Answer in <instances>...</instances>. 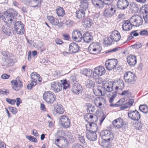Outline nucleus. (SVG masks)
<instances>
[{
  "mask_svg": "<svg viewBox=\"0 0 148 148\" xmlns=\"http://www.w3.org/2000/svg\"><path fill=\"white\" fill-rule=\"evenodd\" d=\"M17 12L14 9L10 8L5 11L4 13L5 17L4 21L6 23L9 24L10 25L15 23L14 19H16L18 16Z\"/></svg>",
  "mask_w": 148,
  "mask_h": 148,
  "instance_id": "f257e3e1",
  "label": "nucleus"
},
{
  "mask_svg": "<svg viewBox=\"0 0 148 148\" xmlns=\"http://www.w3.org/2000/svg\"><path fill=\"white\" fill-rule=\"evenodd\" d=\"M123 77L125 82L127 84H134L137 79L135 74L130 71L126 72L124 74Z\"/></svg>",
  "mask_w": 148,
  "mask_h": 148,
  "instance_id": "f03ea898",
  "label": "nucleus"
},
{
  "mask_svg": "<svg viewBox=\"0 0 148 148\" xmlns=\"http://www.w3.org/2000/svg\"><path fill=\"white\" fill-rule=\"evenodd\" d=\"M43 99L48 103L52 104L55 101L56 96L53 92L50 91L46 92L43 95Z\"/></svg>",
  "mask_w": 148,
  "mask_h": 148,
  "instance_id": "7ed1b4c3",
  "label": "nucleus"
},
{
  "mask_svg": "<svg viewBox=\"0 0 148 148\" xmlns=\"http://www.w3.org/2000/svg\"><path fill=\"white\" fill-rule=\"evenodd\" d=\"M88 51L92 54H98L100 52L101 47L100 44L98 42H93L89 46Z\"/></svg>",
  "mask_w": 148,
  "mask_h": 148,
  "instance_id": "20e7f679",
  "label": "nucleus"
},
{
  "mask_svg": "<svg viewBox=\"0 0 148 148\" xmlns=\"http://www.w3.org/2000/svg\"><path fill=\"white\" fill-rule=\"evenodd\" d=\"M118 62L117 60L116 59H108L105 62V67L106 69L109 71L116 69V66H118Z\"/></svg>",
  "mask_w": 148,
  "mask_h": 148,
  "instance_id": "39448f33",
  "label": "nucleus"
},
{
  "mask_svg": "<svg viewBox=\"0 0 148 148\" xmlns=\"http://www.w3.org/2000/svg\"><path fill=\"white\" fill-rule=\"evenodd\" d=\"M100 136L102 139L105 141H112L114 138L112 133L108 130L102 131L100 133Z\"/></svg>",
  "mask_w": 148,
  "mask_h": 148,
  "instance_id": "423d86ee",
  "label": "nucleus"
},
{
  "mask_svg": "<svg viewBox=\"0 0 148 148\" xmlns=\"http://www.w3.org/2000/svg\"><path fill=\"white\" fill-rule=\"evenodd\" d=\"M86 134L87 138L90 141H94L96 140L97 138V136L96 132L88 129L87 125H86Z\"/></svg>",
  "mask_w": 148,
  "mask_h": 148,
  "instance_id": "0eeeda50",
  "label": "nucleus"
},
{
  "mask_svg": "<svg viewBox=\"0 0 148 148\" xmlns=\"http://www.w3.org/2000/svg\"><path fill=\"white\" fill-rule=\"evenodd\" d=\"M131 22L133 25L136 27L139 26L143 23V19L140 16L138 15L132 16L130 19Z\"/></svg>",
  "mask_w": 148,
  "mask_h": 148,
  "instance_id": "6e6552de",
  "label": "nucleus"
},
{
  "mask_svg": "<svg viewBox=\"0 0 148 148\" xmlns=\"http://www.w3.org/2000/svg\"><path fill=\"white\" fill-rule=\"evenodd\" d=\"M62 126L65 128L69 127L70 125V121L69 118L65 115L60 116L59 119Z\"/></svg>",
  "mask_w": 148,
  "mask_h": 148,
  "instance_id": "1a4fd4ad",
  "label": "nucleus"
},
{
  "mask_svg": "<svg viewBox=\"0 0 148 148\" xmlns=\"http://www.w3.org/2000/svg\"><path fill=\"white\" fill-rule=\"evenodd\" d=\"M127 114L128 117L134 121H138L140 118V114L138 111L136 110H129Z\"/></svg>",
  "mask_w": 148,
  "mask_h": 148,
  "instance_id": "9d476101",
  "label": "nucleus"
},
{
  "mask_svg": "<svg viewBox=\"0 0 148 148\" xmlns=\"http://www.w3.org/2000/svg\"><path fill=\"white\" fill-rule=\"evenodd\" d=\"M52 90L55 92H58L62 89V84L57 82H53L51 84Z\"/></svg>",
  "mask_w": 148,
  "mask_h": 148,
  "instance_id": "9b49d317",
  "label": "nucleus"
},
{
  "mask_svg": "<svg viewBox=\"0 0 148 148\" xmlns=\"http://www.w3.org/2000/svg\"><path fill=\"white\" fill-rule=\"evenodd\" d=\"M72 37L74 40L77 42H80L83 37L82 34L80 31L75 30L72 33Z\"/></svg>",
  "mask_w": 148,
  "mask_h": 148,
  "instance_id": "f8f14e48",
  "label": "nucleus"
},
{
  "mask_svg": "<svg viewBox=\"0 0 148 148\" xmlns=\"http://www.w3.org/2000/svg\"><path fill=\"white\" fill-rule=\"evenodd\" d=\"M112 124L118 129L125 127L126 125V124H124L123 120L121 118L114 120L112 122Z\"/></svg>",
  "mask_w": 148,
  "mask_h": 148,
  "instance_id": "ddd939ff",
  "label": "nucleus"
},
{
  "mask_svg": "<svg viewBox=\"0 0 148 148\" xmlns=\"http://www.w3.org/2000/svg\"><path fill=\"white\" fill-rule=\"evenodd\" d=\"M129 5L127 0H118L117 1V7L121 10H124Z\"/></svg>",
  "mask_w": 148,
  "mask_h": 148,
  "instance_id": "4468645a",
  "label": "nucleus"
},
{
  "mask_svg": "<svg viewBox=\"0 0 148 148\" xmlns=\"http://www.w3.org/2000/svg\"><path fill=\"white\" fill-rule=\"evenodd\" d=\"M2 30L4 33L8 36H12L14 34V31L13 28L6 25L3 26Z\"/></svg>",
  "mask_w": 148,
  "mask_h": 148,
  "instance_id": "2eb2a0df",
  "label": "nucleus"
},
{
  "mask_svg": "<svg viewBox=\"0 0 148 148\" xmlns=\"http://www.w3.org/2000/svg\"><path fill=\"white\" fill-rule=\"evenodd\" d=\"M116 11L112 6L110 5L104 12V15L107 17H110L113 15Z\"/></svg>",
  "mask_w": 148,
  "mask_h": 148,
  "instance_id": "dca6fc26",
  "label": "nucleus"
},
{
  "mask_svg": "<svg viewBox=\"0 0 148 148\" xmlns=\"http://www.w3.org/2000/svg\"><path fill=\"white\" fill-rule=\"evenodd\" d=\"M127 62L129 65L134 66L137 63L136 56H135L130 55L127 58Z\"/></svg>",
  "mask_w": 148,
  "mask_h": 148,
  "instance_id": "f3484780",
  "label": "nucleus"
},
{
  "mask_svg": "<svg viewBox=\"0 0 148 148\" xmlns=\"http://www.w3.org/2000/svg\"><path fill=\"white\" fill-rule=\"evenodd\" d=\"M121 36L119 32L115 30L113 31L111 34L110 38L113 41L117 42L120 39Z\"/></svg>",
  "mask_w": 148,
  "mask_h": 148,
  "instance_id": "a211bd4d",
  "label": "nucleus"
},
{
  "mask_svg": "<svg viewBox=\"0 0 148 148\" xmlns=\"http://www.w3.org/2000/svg\"><path fill=\"white\" fill-rule=\"evenodd\" d=\"M133 26H134L132 24L130 21H124V23L122 25V29L124 31H129L132 29Z\"/></svg>",
  "mask_w": 148,
  "mask_h": 148,
  "instance_id": "6ab92c4d",
  "label": "nucleus"
},
{
  "mask_svg": "<svg viewBox=\"0 0 148 148\" xmlns=\"http://www.w3.org/2000/svg\"><path fill=\"white\" fill-rule=\"evenodd\" d=\"M84 41L86 43H89L93 40V37L90 33L86 32L82 35Z\"/></svg>",
  "mask_w": 148,
  "mask_h": 148,
  "instance_id": "aec40b11",
  "label": "nucleus"
},
{
  "mask_svg": "<svg viewBox=\"0 0 148 148\" xmlns=\"http://www.w3.org/2000/svg\"><path fill=\"white\" fill-rule=\"evenodd\" d=\"M72 91L75 94H79L82 91V86L79 84L75 83L73 86Z\"/></svg>",
  "mask_w": 148,
  "mask_h": 148,
  "instance_id": "412c9836",
  "label": "nucleus"
},
{
  "mask_svg": "<svg viewBox=\"0 0 148 148\" xmlns=\"http://www.w3.org/2000/svg\"><path fill=\"white\" fill-rule=\"evenodd\" d=\"M94 72L97 75L102 76L105 74L106 71L104 67L102 66H99L96 67L95 69Z\"/></svg>",
  "mask_w": 148,
  "mask_h": 148,
  "instance_id": "4be33fe9",
  "label": "nucleus"
},
{
  "mask_svg": "<svg viewBox=\"0 0 148 148\" xmlns=\"http://www.w3.org/2000/svg\"><path fill=\"white\" fill-rule=\"evenodd\" d=\"M82 23L84 27L89 28L92 25V19L89 18L87 17L83 20Z\"/></svg>",
  "mask_w": 148,
  "mask_h": 148,
  "instance_id": "5701e85b",
  "label": "nucleus"
},
{
  "mask_svg": "<svg viewBox=\"0 0 148 148\" xmlns=\"http://www.w3.org/2000/svg\"><path fill=\"white\" fill-rule=\"evenodd\" d=\"M79 49V47L76 43L72 42L69 45V51H71L73 53H76Z\"/></svg>",
  "mask_w": 148,
  "mask_h": 148,
  "instance_id": "b1692460",
  "label": "nucleus"
},
{
  "mask_svg": "<svg viewBox=\"0 0 148 148\" xmlns=\"http://www.w3.org/2000/svg\"><path fill=\"white\" fill-rule=\"evenodd\" d=\"M54 110L56 113L60 114H62L64 111L62 106L58 103L54 105Z\"/></svg>",
  "mask_w": 148,
  "mask_h": 148,
  "instance_id": "393cba45",
  "label": "nucleus"
},
{
  "mask_svg": "<svg viewBox=\"0 0 148 148\" xmlns=\"http://www.w3.org/2000/svg\"><path fill=\"white\" fill-rule=\"evenodd\" d=\"M113 83L111 82H110L108 83H106L104 85L103 84V86L104 88V90H106L107 92H110L113 90Z\"/></svg>",
  "mask_w": 148,
  "mask_h": 148,
  "instance_id": "a878e982",
  "label": "nucleus"
},
{
  "mask_svg": "<svg viewBox=\"0 0 148 148\" xmlns=\"http://www.w3.org/2000/svg\"><path fill=\"white\" fill-rule=\"evenodd\" d=\"M49 22L51 25H56L58 23V19L52 16H47V17Z\"/></svg>",
  "mask_w": 148,
  "mask_h": 148,
  "instance_id": "bb28decb",
  "label": "nucleus"
},
{
  "mask_svg": "<svg viewBox=\"0 0 148 148\" xmlns=\"http://www.w3.org/2000/svg\"><path fill=\"white\" fill-rule=\"evenodd\" d=\"M103 90H104V88H103V86H98L96 89H93V92L96 96L102 95V92Z\"/></svg>",
  "mask_w": 148,
  "mask_h": 148,
  "instance_id": "cd10ccee",
  "label": "nucleus"
},
{
  "mask_svg": "<svg viewBox=\"0 0 148 148\" xmlns=\"http://www.w3.org/2000/svg\"><path fill=\"white\" fill-rule=\"evenodd\" d=\"M56 11L57 15L59 17H62L65 14V11L62 7H58L56 9Z\"/></svg>",
  "mask_w": 148,
  "mask_h": 148,
  "instance_id": "c85d7f7f",
  "label": "nucleus"
},
{
  "mask_svg": "<svg viewBox=\"0 0 148 148\" xmlns=\"http://www.w3.org/2000/svg\"><path fill=\"white\" fill-rule=\"evenodd\" d=\"M93 4L97 8H102L103 7V3L101 0H92Z\"/></svg>",
  "mask_w": 148,
  "mask_h": 148,
  "instance_id": "c756f323",
  "label": "nucleus"
},
{
  "mask_svg": "<svg viewBox=\"0 0 148 148\" xmlns=\"http://www.w3.org/2000/svg\"><path fill=\"white\" fill-rule=\"evenodd\" d=\"M89 124L88 125V129L90 130H92V131L96 132L98 129L97 125L94 122H88Z\"/></svg>",
  "mask_w": 148,
  "mask_h": 148,
  "instance_id": "7c9ffc66",
  "label": "nucleus"
},
{
  "mask_svg": "<svg viewBox=\"0 0 148 148\" xmlns=\"http://www.w3.org/2000/svg\"><path fill=\"white\" fill-rule=\"evenodd\" d=\"M84 10L81 9L77 10L76 12V16L79 19H82L84 18L85 15Z\"/></svg>",
  "mask_w": 148,
  "mask_h": 148,
  "instance_id": "2f4dec72",
  "label": "nucleus"
},
{
  "mask_svg": "<svg viewBox=\"0 0 148 148\" xmlns=\"http://www.w3.org/2000/svg\"><path fill=\"white\" fill-rule=\"evenodd\" d=\"M80 6L82 9L86 10L88 7V4L87 0H81Z\"/></svg>",
  "mask_w": 148,
  "mask_h": 148,
  "instance_id": "473e14b6",
  "label": "nucleus"
},
{
  "mask_svg": "<svg viewBox=\"0 0 148 148\" xmlns=\"http://www.w3.org/2000/svg\"><path fill=\"white\" fill-rule=\"evenodd\" d=\"M61 82L62 86H63V89L64 90H67L70 88V84L69 82L67 81L66 79L64 80H61Z\"/></svg>",
  "mask_w": 148,
  "mask_h": 148,
  "instance_id": "72a5a7b5",
  "label": "nucleus"
},
{
  "mask_svg": "<svg viewBox=\"0 0 148 148\" xmlns=\"http://www.w3.org/2000/svg\"><path fill=\"white\" fill-rule=\"evenodd\" d=\"M117 82L118 84L115 87V90H117V89H119L121 90H122L124 86V82L122 80L120 79H119Z\"/></svg>",
  "mask_w": 148,
  "mask_h": 148,
  "instance_id": "f704fd0d",
  "label": "nucleus"
},
{
  "mask_svg": "<svg viewBox=\"0 0 148 148\" xmlns=\"http://www.w3.org/2000/svg\"><path fill=\"white\" fill-rule=\"evenodd\" d=\"M139 110L145 114L148 113V106L146 105H141L139 108Z\"/></svg>",
  "mask_w": 148,
  "mask_h": 148,
  "instance_id": "c9c22d12",
  "label": "nucleus"
},
{
  "mask_svg": "<svg viewBox=\"0 0 148 148\" xmlns=\"http://www.w3.org/2000/svg\"><path fill=\"white\" fill-rule=\"evenodd\" d=\"M31 78L32 79V82H34L35 85H36V82L37 81V78L39 77L40 75L39 74L37 75L36 73H32L30 75Z\"/></svg>",
  "mask_w": 148,
  "mask_h": 148,
  "instance_id": "e433bc0d",
  "label": "nucleus"
},
{
  "mask_svg": "<svg viewBox=\"0 0 148 148\" xmlns=\"http://www.w3.org/2000/svg\"><path fill=\"white\" fill-rule=\"evenodd\" d=\"M96 118V120H97V117L95 115H94V116L91 114L90 113H88L85 114L84 115V119L85 121L86 122H88V120L89 118L90 119H92L94 118Z\"/></svg>",
  "mask_w": 148,
  "mask_h": 148,
  "instance_id": "4c0bfd02",
  "label": "nucleus"
},
{
  "mask_svg": "<svg viewBox=\"0 0 148 148\" xmlns=\"http://www.w3.org/2000/svg\"><path fill=\"white\" fill-rule=\"evenodd\" d=\"M86 86L88 88H90L95 86V83L92 80L88 79L86 82Z\"/></svg>",
  "mask_w": 148,
  "mask_h": 148,
  "instance_id": "58836bf2",
  "label": "nucleus"
},
{
  "mask_svg": "<svg viewBox=\"0 0 148 148\" xmlns=\"http://www.w3.org/2000/svg\"><path fill=\"white\" fill-rule=\"evenodd\" d=\"M14 32H15L17 34L22 35L25 32L24 29V26H22L20 28L18 29H14Z\"/></svg>",
  "mask_w": 148,
  "mask_h": 148,
  "instance_id": "ea45409f",
  "label": "nucleus"
},
{
  "mask_svg": "<svg viewBox=\"0 0 148 148\" xmlns=\"http://www.w3.org/2000/svg\"><path fill=\"white\" fill-rule=\"evenodd\" d=\"M22 2L26 5L32 6L33 8H36L37 7L38 5V4L36 5H32V1L31 0H22Z\"/></svg>",
  "mask_w": 148,
  "mask_h": 148,
  "instance_id": "a19ab883",
  "label": "nucleus"
},
{
  "mask_svg": "<svg viewBox=\"0 0 148 148\" xmlns=\"http://www.w3.org/2000/svg\"><path fill=\"white\" fill-rule=\"evenodd\" d=\"M14 26L13 28L14 29H17L19 28H20L22 26H24V25L22 22L17 21L15 23H14Z\"/></svg>",
  "mask_w": 148,
  "mask_h": 148,
  "instance_id": "79ce46f5",
  "label": "nucleus"
},
{
  "mask_svg": "<svg viewBox=\"0 0 148 148\" xmlns=\"http://www.w3.org/2000/svg\"><path fill=\"white\" fill-rule=\"evenodd\" d=\"M141 12L142 13H145V14L148 13V5L145 4L140 9Z\"/></svg>",
  "mask_w": 148,
  "mask_h": 148,
  "instance_id": "37998d69",
  "label": "nucleus"
},
{
  "mask_svg": "<svg viewBox=\"0 0 148 148\" xmlns=\"http://www.w3.org/2000/svg\"><path fill=\"white\" fill-rule=\"evenodd\" d=\"M143 44L141 42H137L135 44L131 46V47L135 49H138L141 47Z\"/></svg>",
  "mask_w": 148,
  "mask_h": 148,
  "instance_id": "c03bdc74",
  "label": "nucleus"
},
{
  "mask_svg": "<svg viewBox=\"0 0 148 148\" xmlns=\"http://www.w3.org/2000/svg\"><path fill=\"white\" fill-rule=\"evenodd\" d=\"M122 99V101H121L120 103H120V104H121V106L120 109L121 110H125V109H126L128 108H129L127 105L126 104V103H125L124 104H122L125 101L124 99Z\"/></svg>",
  "mask_w": 148,
  "mask_h": 148,
  "instance_id": "a18cd8bd",
  "label": "nucleus"
},
{
  "mask_svg": "<svg viewBox=\"0 0 148 148\" xmlns=\"http://www.w3.org/2000/svg\"><path fill=\"white\" fill-rule=\"evenodd\" d=\"M113 41L111 39L110 37H108L104 40L105 44L108 45H110L112 44V42Z\"/></svg>",
  "mask_w": 148,
  "mask_h": 148,
  "instance_id": "49530a36",
  "label": "nucleus"
},
{
  "mask_svg": "<svg viewBox=\"0 0 148 148\" xmlns=\"http://www.w3.org/2000/svg\"><path fill=\"white\" fill-rule=\"evenodd\" d=\"M11 83L12 84V87L13 89L16 91H18L17 85L18 82L16 80H13L11 81Z\"/></svg>",
  "mask_w": 148,
  "mask_h": 148,
  "instance_id": "de8ad7c7",
  "label": "nucleus"
},
{
  "mask_svg": "<svg viewBox=\"0 0 148 148\" xmlns=\"http://www.w3.org/2000/svg\"><path fill=\"white\" fill-rule=\"evenodd\" d=\"M106 142L104 143L103 145L104 148H111L112 146V143L110 141H105Z\"/></svg>",
  "mask_w": 148,
  "mask_h": 148,
  "instance_id": "09e8293b",
  "label": "nucleus"
},
{
  "mask_svg": "<svg viewBox=\"0 0 148 148\" xmlns=\"http://www.w3.org/2000/svg\"><path fill=\"white\" fill-rule=\"evenodd\" d=\"M26 137L29 140L32 142L36 143L38 141L37 139L36 138L32 136H26Z\"/></svg>",
  "mask_w": 148,
  "mask_h": 148,
  "instance_id": "8fccbe9b",
  "label": "nucleus"
},
{
  "mask_svg": "<svg viewBox=\"0 0 148 148\" xmlns=\"http://www.w3.org/2000/svg\"><path fill=\"white\" fill-rule=\"evenodd\" d=\"M6 101L8 103L12 105H14L16 102L15 99H12L9 98H6Z\"/></svg>",
  "mask_w": 148,
  "mask_h": 148,
  "instance_id": "3c124183",
  "label": "nucleus"
},
{
  "mask_svg": "<svg viewBox=\"0 0 148 148\" xmlns=\"http://www.w3.org/2000/svg\"><path fill=\"white\" fill-rule=\"evenodd\" d=\"M8 108L11 112L13 114H16L17 112V110L16 108L10 106Z\"/></svg>",
  "mask_w": 148,
  "mask_h": 148,
  "instance_id": "603ef678",
  "label": "nucleus"
},
{
  "mask_svg": "<svg viewBox=\"0 0 148 148\" xmlns=\"http://www.w3.org/2000/svg\"><path fill=\"white\" fill-rule=\"evenodd\" d=\"M117 93V92L116 91L113 93L112 95L109 99V101L110 103H112L113 102L114 98L116 95Z\"/></svg>",
  "mask_w": 148,
  "mask_h": 148,
  "instance_id": "864d4df0",
  "label": "nucleus"
},
{
  "mask_svg": "<svg viewBox=\"0 0 148 148\" xmlns=\"http://www.w3.org/2000/svg\"><path fill=\"white\" fill-rule=\"evenodd\" d=\"M134 102V99H130L128 102H126V104L127 105L129 108H130L131 106L133 105V104Z\"/></svg>",
  "mask_w": 148,
  "mask_h": 148,
  "instance_id": "5fc2aeb1",
  "label": "nucleus"
},
{
  "mask_svg": "<svg viewBox=\"0 0 148 148\" xmlns=\"http://www.w3.org/2000/svg\"><path fill=\"white\" fill-rule=\"evenodd\" d=\"M73 23V21L70 20H66L65 22L66 25L69 26H72Z\"/></svg>",
  "mask_w": 148,
  "mask_h": 148,
  "instance_id": "6e6d98bb",
  "label": "nucleus"
},
{
  "mask_svg": "<svg viewBox=\"0 0 148 148\" xmlns=\"http://www.w3.org/2000/svg\"><path fill=\"white\" fill-rule=\"evenodd\" d=\"M78 139L79 141L82 144H84L85 143L84 138V136H81L79 135L78 136Z\"/></svg>",
  "mask_w": 148,
  "mask_h": 148,
  "instance_id": "4d7b16f0",
  "label": "nucleus"
},
{
  "mask_svg": "<svg viewBox=\"0 0 148 148\" xmlns=\"http://www.w3.org/2000/svg\"><path fill=\"white\" fill-rule=\"evenodd\" d=\"M84 74L86 76L89 77L90 76V73L91 72L90 71H88V69H85L84 71H83Z\"/></svg>",
  "mask_w": 148,
  "mask_h": 148,
  "instance_id": "13d9d810",
  "label": "nucleus"
},
{
  "mask_svg": "<svg viewBox=\"0 0 148 148\" xmlns=\"http://www.w3.org/2000/svg\"><path fill=\"white\" fill-rule=\"evenodd\" d=\"M93 106H92V104H91V103H86V107H87V108L86 109L87 111L88 112V110H89V109H91Z\"/></svg>",
  "mask_w": 148,
  "mask_h": 148,
  "instance_id": "bf43d9fd",
  "label": "nucleus"
},
{
  "mask_svg": "<svg viewBox=\"0 0 148 148\" xmlns=\"http://www.w3.org/2000/svg\"><path fill=\"white\" fill-rule=\"evenodd\" d=\"M72 148H84V147L81 144L77 143L74 144L72 146Z\"/></svg>",
  "mask_w": 148,
  "mask_h": 148,
  "instance_id": "052dcab7",
  "label": "nucleus"
},
{
  "mask_svg": "<svg viewBox=\"0 0 148 148\" xmlns=\"http://www.w3.org/2000/svg\"><path fill=\"white\" fill-rule=\"evenodd\" d=\"M35 83L34 82H33L32 81V82L31 83H30L28 84L27 86V88L29 90H30L34 86H35Z\"/></svg>",
  "mask_w": 148,
  "mask_h": 148,
  "instance_id": "680f3d73",
  "label": "nucleus"
},
{
  "mask_svg": "<svg viewBox=\"0 0 148 148\" xmlns=\"http://www.w3.org/2000/svg\"><path fill=\"white\" fill-rule=\"evenodd\" d=\"M70 79L73 82L74 84L76 82V77L75 75H72L70 77Z\"/></svg>",
  "mask_w": 148,
  "mask_h": 148,
  "instance_id": "e2e57ef3",
  "label": "nucleus"
},
{
  "mask_svg": "<svg viewBox=\"0 0 148 148\" xmlns=\"http://www.w3.org/2000/svg\"><path fill=\"white\" fill-rule=\"evenodd\" d=\"M19 82L18 83L17 85L18 91L20 90V89L23 87L22 82L20 80H19Z\"/></svg>",
  "mask_w": 148,
  "mask_h": 148,
  "instance_id": "0e129e2a",
  "label": "nucleus"
},
{
  "mask_svg": "<svg viewBox=\"0 0 148 148\" xmlns=\"http://www.w3.org/2000/svg\"><path fill=\"white\" fill-rule=\"evenodd\" d=\"M65 136L69 138H72V136L71 132H67L65 133Z\"/></svg>",
  "mask_w": 148,
  "mask_h": 148,
  "instance_id": "69168bd1",
  "label": "nucleus"
},
{
  "mask_svg": "<svg viewBox=\"0 0 148 148\" xmlns=\"http://www.w3.org/2000/svg\"><path fill=\"white\" fill-rule=\"evenodd\" d=\"M10 77V75H9L6 73H4L1 76V77L3 79H8Z\"/></svg>",
  "mask_w": 148,
  "mask_h": 148,
  "instance_id": "338daca9",
  "label": "nucleus"
},
{
  "mask_svg": "<svg viewBox=\"0 0 148 148\" xmlns=\"http://www.w3.org/2000/svg\"><path fill=\"white\" fill-rule=\"evenodd\" d=\"M140 35H148V32L146 30H144L141 31L140 32Z\"/></svg>",
  "mask_w": 148,
  "mask_h": 148,
  "instance_id": "774afa93",
  "label": "nucleus"
}]
</instances>
